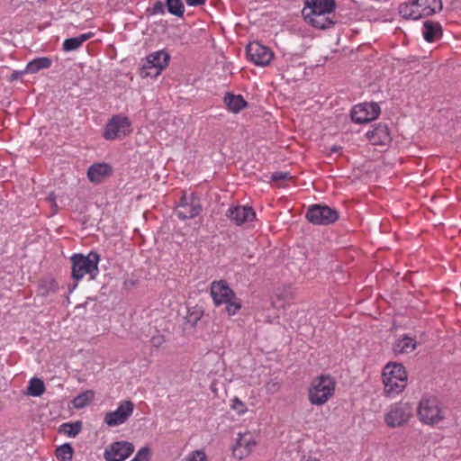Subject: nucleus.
Returning <instances> with one entry per match:
<instances>
[{
  "instance_id": "obj_26",
  "label": "nucleus",
  "mask_w": 461,
  "mask_h": 461,
  "mask_svg": "<svg viewBox=\"0 0 461 461\" xmlns=\"http://www.w3.org/2000/svg\"><path fill=\"white\" fill-rule=\"evenodd\" d=\"M58 290V284L55 279L51 277L41 280L39 284L38 293L41 296H48L50 294L56 293Z\"/></svg>"
},
{
  "instance_id": "obj_44",
  "label": "nucleus",
  "mask_w": 461,
  "mask_h": 461,
  "mask_svg": "<svg viewBox=\"0 0 461 461\" xmlns=\"http://www.w3.org/2000/svg\"><path fill=\"white\" fill-rule=\"evenodd\" d=\"M77 284L76 283V284L73 285V287H72V289L70 290V292H71L73 289H75V288L77 287Z\"/></svg>"
},
{
  "instance_id": "obj_24",
  "label": "nucleus",
  "mask_w": 461,
  "mask_h": 461,
  "mask_svg": "<svg viewBox=\"0 0 461 461\" xmlns=\"http://www.w3.org/2000/svg\"><path fill=\"white\" fill-rule=\"evenodd\" d=\"M94 36V32H87L81 34L77 37L66 39L63 41L62 49L65 51H73L79 49L82 44L91 39Z\"/></svg>"
},
{
  "instance_id": "obj_33",
  "label": "nucleus",
  "mask_w": 461,
  "mask_h": 461,
  "mask_svg": "<svg viewBox=\"0 0 461 461\" xmlns=\"http://www.w3.org/2000/svg\"><path fill=\"white\" fill-rule=\"evenodd\" d=\"M182 461H208L207 456L203 450H194L186 455Z\"/></svg>"
},
{
  "instance_id": "obj_13",
  "label": "nucleus",
  "mask_w": 461,
  "mask_h": 461,
  "mask_svg": "<svg viewBox=\"0 0 461 461\" xmlns=\"http://www.w3.org/2000/svg\"><path fill=\"white\" fill-rule=\"evenodd\" d=\"M134 452V445L128 441H116L108 446L104 453L106 461H124Z\"/></svg>"
},
{
  "instance_id": "obj_3",
  "label": "nucleus",
  "mask_w": 461,
  "mask_h": 461,
  "mask_svg": "<svg viewBox=\"0 0 461 461\" xmlns=\"http://www.w3.org/2000/svg\"><path fill=\"white\" fill-rule=\"evenodd\" d=\"M383 383L386 396L394 397L402 393L407 385L405 367L398 363L387 364L383 371Z\"/></svg>"
},
{
  "instance_id": "obj_5",
  "label": "nucleus",
  "mask_w": 461,
  "mask_h": 461,
  "mask_svg": "<svg viewBox=\"0 0 461 461\" xmlns=\"http://www.w3.org/2000/svg\"><path fill=\"white\" fill-rule=\"evenodd\" d=\"M440 8V0H413L400 5L399 14L404 19L418 20L432 15Z\"/></svg>"
},
{
  "instance_id": "obj_14",
  "label": "nucleus",
  "mask_w": 461,
  "mask_h": 461,
  "mask_svg": "<svg viewBox=\"0 0 461 461\" xmlns=\"http://www.w3.org/2000/svg\"><path fill=\"white\" fill-rule=\"evenodd\" d=\"M247 55L251 62L261 67L268 65L273 59L271 50L257 41L248 45Z\"/></svg>"
},
{
  "instance_id": "obj_36",
  "label": "nucleus",
  "mask_w": 461,
  "mask_h": 461,
  "mask_svg": "<svg viewBox=\"0 0 461 461\" xmlns=\"http://www.w3.org/2000/svg\"><path fill=\"white\" fill-rule=\"evenodd\" d=\"M231 408L239 414H244L247 411V408L245 403L241 402L239 398L235 397L232 400Z\"/></svg>"
},
{
  "instance_id": "obj_31",
  "label": "nucleus",
  "mask_w": 461,
  "mask_h": 461,
  "mask_svg": "<svg viewBox=\"0 0 461 461\" xmlns=\"http://www.w3.org/2000/svg\"><path fill=\"white\" fill-rule=\"evenodd\" d=\"M226 304V312L230 316L235 315L241 308V302L237 298L236 294L229 302L224 303Z\"/></svg>"
},
{
  "instance_id": "obj_19",
  "label": "nucleus",
  "mask_w": 461,
  "mask_h": 461,
  "mask_svg": "<svg viewBox=\"0 0 461 461\" xmlns=\"http://www.w3.org/2000/svg\"><path fill=\"white\" fill-rule=\"evenodd\" d=\"M366 136L373 145H386L391 141L389 129L384 123L375 124L373 130L366 132Z\"/></svg>"
},
{
  "instance_id": "obj_38",
  "label": "nucleus",
  "mask_w": 461,
  "mask_h": 461,
  "mask_svg": "<svg viewBox=\"0 0 461 461\" xmlns=\"http://www.w3.org/2000/svg\"><path fill=\"white\" fill-rule=\"evenodd\" d=\"M152 347L159 348L165 343V338L162 335L153 336L150 339Z\"/></svg>"
},
{
  "instance_id": "obj_4",
  "label": "nucleus",
  "mask_w": 461,
  "mask_h": 461,
  "mask_svg": "<svg viewBox=\"0 0 461 461\" xmlns=\"http://www.w3.org/2000/svg\"><path fill=\"white\" fill-rule=\"evenodd\" d=\"M336 382L330 375L314 377L309 386L308 400L312 405L321 406L334 395Z\"/></svg>"
},
{
  "instance_id": "obj_7",
  "label": "nucleus",
  "mask_w": 461,
  "mask_h": 461,
  "mask_svg": "<svg viewBox=\"0 0 461 461\" xmlns=\"http://www.w3.org/2000/svg\"><path fill=\"white\" fill-rule=\"evenodd\" d=\"M170 56L165 50H158L148 55L140 68L142 77L156 78L167 67Z\"/></svg>"
},
{
  "instance_id": "obj_12",
  "label": "nucleus",
  "mask_w": 461,
  "mask_h": 461,
  "mask_svg": "<svg viewBox=\"0 0 461 461\" xmlns=\"http://www.w3.org/2000/svg\"><path fill=\"white\" fill-rule=\"evenodd\" d=\"M202 212V204L194 194L183 195L176 209V216L181 220L194 219Z\"/></svg>"
},
{
  "instance_id": "obj_20",
  "label": "nucleus",
  "mask_w": 461,
  "mask_h": 461,
  "mask_svg": "<svg viewBox=\"0 0 461 461\" xmlns=\"http://www.w3.org/2000/svg\"><path fill=\"white\" fill-rule=\"evenodd\" d=\"M113 168L106 163L92 165L87 170V176L92 183L100 184L105 177L111 176Z\"/></svg>"
},
{
  "instance_id": "obj_40",
  "label": "nucleus",
  "mask_w": 461,
  "mask_h": 461,
  "mask_svg": "<svg viewBox=\"0 0 461 461\" xmlns=\"http://www.w3.org/2000/svg\"><path fill=\"white\" fill-rule=\"evenodd\" d=\"M23 74H28L27 71H25V68L23 70H16V71H14V73L12 74L11 76V79L14 80V79H18L19 77H21Z\"/></svg>"
},
{
  "instance_id": "obj_10",
  "label": "nucleus",
  "mask_w": 461,
  "mask_h": 461,
  "mask_svg": "<svg viewBox=\"0 0 461 461\" xmlns=\"http://www.w3.org/2000/svg\"><path fill=\"white\" fill-rule=\"evenodd\" d=\"M412 415V408L407 402L392 404L384 414V422L390 428L402 427L407 423Z\"/></svg>"
},
{
  "instance_id": "obj_21",
  "label": "nucleus",
  "mask_w": 461,
  "mask_h": 461,
  "mask_svg": "<svg viewBox=\"0 0 461 461\" xmlns=\"http://www.w3.org/2000/svg\"><path fill=\"white\" fill-rule=\"evenodd\" d=\"M442 27L439 23L425 21L422 26V35L426 41L435 42L442 37Z\"/></svg>"
},
{
  "instance_id": "obj_37",
  "label": "nucleus",
  "mask_w": 461,
  "mask_h": 461,
  "mask_svg": "<svg viewBox=\"0 0 461 461\" xmlns=\"http://www.w3.org/2000/svg\"><path fill=\"white\" fill-rule=\"evenodd\" d=\"M166 10V3L157 1L152 6V14H164Z\"/></svg>"
},
{
  "instance_id": "obj_32",
  "label": "nucleus",
  "mask_w": 461,
  "mask_h": 461,
  "mask_svg": "<svg viewBox=\"0 0 461 461\" xmlns=\"http://www.w3.org/2000/svg\"><path fill=\"white\" fill-rule=\"evenodd\" d=\"M63 431L68 434L69 437H76L82 429L81 422L77 421L76 423H64L62 425Z\"/></svg>"
},
{
  "instance_id": "obj_6",
  "label": "nucleus",
  "mask_w": 461,
  "mask_h": 461,
  "mask_svg": "<svg viewBox=\"0 0 461 461\" xmlns=\"http://www.w3.org/2000/svg\"><path fill=\"white\" fill-rule=\"evenodd\" d=\"M419 420L428 425H434L445 419L446 410L435 397L422 398L418 409Z\"/></svg>"
},
{
  "instance_id": "obj_2",
  "label": "nucleus",
  "mask_w": 461,
  "mask_h": 461,
  "mask_svg": "<svg viewBox=\"0 0 461 461\" xmlns=\"http://www.w3.org/2000/svg\"><path fill=\"white\" fill-rule=\"evenodd\" d=\"M71 277L76 281L81 280L86 275L90 279H95L99 274L98 264L100 255L95 251H90L87 255L77 253L70 257Z\"/></svg>"
},
{
  "instance_id": "obj_16",
  "label": "nucleus",
  "mask_w": 461,
  "mask_h": 461,
  "mask_svg": "<svg viewBox=\"0 0 461 461\" xmlns=\"http://www.w3.org/2000/svg\"><path fill=\"white\" fill-rule=\"evenodd\" d=\"M134 404L131 401H124L113 411L106 413L104 421L109 426H118L124 423L132 414Z\"/></svg>"
},
{
  "instance_id": "obj_28",
  "label": "nucleus",
  "mask_w": 461,
  "mask_h": 461,
  "mask_svg": "<svg viewBox=\"0 0 461 461\" xmlns=\"http://www.w3.org/2000/svg\"><path fill=\"white\" fill-rule=\"evenodd\" d=\"M167 11L177 17H182L185 12V6L181 0H166Z\"/></svg>"
},
{
  "instance_id": "obj_25",
  "label": "nucleus",
  "mask_w": 461,
  "mask_h": 461,
  "mask_svg": "<svg viewBox=\"0 0 461 461\" xmlns=\"http://www.w3.org/2000/svg\"><path fill=\"white\" fill-rule=\"evenodd\" d=\"M52 65V59L48 57L36 58L28 62L25 71L30 74H35L41 69H47Z\"/></svg>"
},
{
  "instance_id": "obj_35",
  "label": "nucleus",
  "mask_w": 461,
  "mask_h": 461,
  "mask_svg": "<svg viewBox=\"0 0 461 461\" xmlns=\"http://www.w3.org/2000/svg\"><path fill=\"white\" fill-rule=\"evenodd\" d=\"M292 176L288 172L276 171L271 176V180L275 183L287 181L292 179Z\"/></svg>"
},
{
  "instance_id": "obj_23",
  "label": "nucleus",
  "mask_w": 461,
  "mask_h": 461,
  "mask_svg": "<svg viewBox=\"0 0 461 461\" xmlns=\"http://www.w3.org/2000/svg\"><path fill=\"white\" fill-rule=\"evenodd\" d=\"M416 348V340L408 335H403L395 341L393 348L396 354H407L412 352Z\"/></svg>"
},
{
  "instance_id": "obj_34",
  "label": "nucleus",
  "mask_w": 461,
  "mask_h": 461,
  "mask_svg": "<svg viewBox=\"0 0 461 461\" xmlns=\"http://www.w3.org/2000/svg\"><path fill=\"white\" fill-rule=\"evenodd\" d=\"M150 449L148 447H141L131 461H149Z\"/></svg>"
},
{
  "instance_id": "obj_39",
  "label": "nucleus",
  "mask_w": 461,
  "mask_h": 461,
  "mask_svg": "<svg viewBox=\"0 0 461 461\" xmlns=\"http://www.w3.org/2000/svg\"><path fill=\"white\" fill-rule=\"evenodd\" d=\"M206 0H185L186 4L190 6H198L205 3Z\"/></svg>"
},
{
  "instance_id": "obj_22",
  "label": "nucleus",
  "mask_w": 461,
  "mask_h": 461,
  "mask_svg": "<svg viewBox=\"0 0 461 461\" xmlns=\"http://www.w3.org/2000/svg\"><path fill=\"white\" fill-rule=\"evenodd\" d=\"M223 103L227 106L228 110L233 113H240L248 105V103L241 95H234L230 92L225 94Z\"/></svg>"
},
{
  "instance_id": "obj_1",
  "label": "nucleus",
  "mask_w": 461,
  "mask_h": 461,
  "mask_svg": "<svg viewBox=\"0 0 461 461\" xmlns=\"http://www.w3.org/2000/svg\"><path fill=\"white\" fill-rule=\"evenodd\" d=\"M335 0H305L303 9L304 20L317 29H329L336 23Z\"/></svg>"
},
{
  "instance_id": "obj_11",
  "label": "nucleus",
  "mask_w": 461,
  "mask_h": 461,
  "mask_svg": "<svg viewBox=\"0 0 461 461\" xmlns=\"http://www.w3.org/2000/svg\"><path fill=\"white\" fill-rule=\"evenodd\" d=\"M380 113V106L376 103H362L353 106L350 117L353 122L364 124L375 120Z\"/></svg>"
},
{
  "instance_id": "obj_42",
  "label": "nucleus",
  "mask_w": 461,
  "mask_h": 461,
  "mask_svg": "<svg viewBox=\"0 0 461 461\" xmlns=\"http://www.w3.org/2000/svg\"><path fill=\"white\" fill-rule=\"evenodd\" d=\"M306 461H320V460L315 457H309Z\"/></svg>"
},
{
  "instance_id": "obj_15",
  "label": "nucleus",
  "mask_w": 461,
  "mask_h": 461,
  "mask_svg": "<svg viewBox=\"0 0 461 461\" xmlns=\"http://www.w3.org/2000/svg\"><path fill=\"white\" fill-rule=\"evenodd\" d=\"M226 217L237 226L251 222L256 218V212L251 206L234 205L226 212Z\"/></svg>"
},
{
  "instance_id": "obj_43",
  "label": "nucleus",
  "mask_w": 461,
  "mask_h": 461,
  "mask_svg": "<svg viewBox=\"0 0 461 461\" xmlns=\"http://www.w3.org/2000/svg\"><path fill=\"white\" fill-rule=\"evenodd\" d=\"M54 199H55L54 195H53L52 194H50V196H49V200H50V201H54Z\"/></svg>"
},
{
  "instance_id": "obj_17",
  "label": "nucleus",
  "mask_w": 461,
  "mask_h": 461,
  "mask_svg": "<svg viewBox=\"0 0 461 461\" xmlns=\"http://www.w3.org/2000/svg\"><path fill=\"white\" fill-rule=\"evenodd\" d=\"M255 446L256 441L251 432L239 433L236 443L232 448L234 457L242 459L248 456Z\"/></svg>"
},
{
  "instance_id": "obj_8",
  "label": "nucleus",
  "mask_w": 461,
  "mask_h": 461,
  "mask_svg": "<svg viewBox=\"0 0 461 461\" xmlns=\"http://www.w3.org/2000/svg\"><path fill=\"white\" fill-rule=\"evenodd\" d=\"M305 217L314 225H330L338 221L339 212L326 204L316 203L308 207Z\"/></svg>"
},
{
  "instance_id": "obj_41",
  "label": "nucleus",
  "mask_w": 461,
  "mask_h": 461,
  "mask_svg": "<svg viewBox=\"0 0 461 461\" xmlns=\"http://www.w3.org/2000/svg\"><path fill=\"white\" fill-rule=\"evenodd\" d=\"M340 149H341V148L339 146H333L330 149V151L336 153V152H339V150H340Z\"/></svg>"
},
{
  "instance_id": "obj_27",
  "label": "nucleus",
  "mask_w": 461,
  "mask_h": 461,
  "mask_svg": "<svg viewBox=\"0 0 461 461\" xmlns=\"http://www.w3.org/2000/svg\"><path fill=\"white\" fill-rule=\"evenodd\" d=\"M45 392V385L41 379L33 377L30 380L27 387V394L39 397Z\"/></svg>"
},
{
  "instance_id": "obj_9",
  "label": "nucleus",
  "mask_w": 461,
  "mask_h": 461,
  "mask_svg": "<svg viewBox=\"0 0 461 461\" xmlns=\"http://www.w3.org/2000/svg\"><path fill=\"white\" fill-rule=\"evenodd\" d=\"M131 131V122L128 117L121 114L113 115L106 123L103 137L107 140L122 139Z\"/></svg>"
},
{
  "instance_id": "obj_18",
  "label": "nucleus",
  "mask_w": 461,
  "mask_h": 461,
  "mask_svg": "<svg viewBox=\"0 0 461 461\" xmlns=\"http://www.w3.org/2000/svg\"><path fill=\"white\" fill-rule=\"evenodd\" d=\"M235 293L230 288L224 280L213 281L211 284V296L216 306H220L229 302L234 297Z\"/></svg>"
},
{
  "instance_id": "obj_30",
  "label": "nucleus",
  "mask_w": 461,
  "mask_h": 461,
  "mask_svg": "<svg viewBox=\"0 0 461 461\" xmlns=\"http://www.w3.org/2000/svg\"><path fill=\"white\" fill-rule=\"evenodd\" d=\"M94 398V393L92 391H86L73 400V405L77 409H81L86 406Z\"/></svg>"
},
{
  "instance_id": "obj_29",
  "label": "nucleus",
  "mask_w": 461,
  "mask_h": 461,
  "mask_svg": "<svg viewBox=\"0 0 461 461\" xmlns=\"http://www.w3.org/2000/svg\"><path fill=\"white\" fill-rule=\"evenodd\" d=\"M73 453H74V450H73V447H71V445L68 443H66V444L59 446L56 449V457L59 461H71L72 457H73Z\"/></svg>"
}]
</instances>
